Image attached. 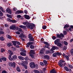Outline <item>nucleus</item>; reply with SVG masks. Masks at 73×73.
Listing matches in <instances>:
<instances>
[{
	"label": "nucleus",
	"instance_id": "21",
	"mask_svg": "<svg viewBox=\"0 0 73 73\" xmlns=\"http://www.w3.org/2000/svg\"><path fill=\"white\" fill-rule=\"evenodd\" d=\"M64 70H66V71H67V72H68V71L69 70V68L67 66H64Z\"/></svg>",
	"mask_w": 73,
	"mask_h": 73
},
{
	"label": "nucleus",
	"instance_id": "55",
	"mask_svg": "<svg viewBox=\"0 0 73 73\" xmlns=\"http://www.w3.org/2000/svg\"><path fill=\"white\" fill-rule=\"evenodd\" d=\"M15 33L17 35H20V32L19 31L15 32Z\"/></svg>",
	"mask_w": 73,
	"mask_h": 73
},
{
	"label": "nucleus",
	"instance_id": "46",
	"mask_svg": "<svg viewBox=\"0 0 73 73\" xmlns=\"http://www.w3.org/2000/svg\"><path fill=\"white\" fill-rule=\"evenodd\" d=\"M30 48L31 49H34L35 48V47L33 45H31L30 46Z\"/></svg>",
	"mask_w": 73,
	"mask_h": 73
},
{
	"label": "nucleus",
	"instance_id": "49",
	"mask_svg": "<svg viewBox=\"0 0 73 73\" xmlns=\"http://www.w3.org/2000/svg\"><path fill=\"white\" fill-rule=\"evenodd\" d=\"M1 53H3V52H5V50L3 48H1Z\"/></svg>",
	"mask_w": 73,
	"mask_h": 73
},
{
	"label": "nucleus",
	"instance_id": "40",
	"mask_svg": "<svg viewBox=\"0 0 73 73\" xmlns=\"http://www.w3.org/2000/svg\"><path fill=\"white\" fill-rule=\"evenodd\" d=\"M43 62L44 63V65H46V64H47V63H48L47 62V61H46V60H43Z\"/></svg>",
	"mask_w": 73,
	"mask_h": 73
},
{
	"label": "nucleus",
	"instance_id": "62",
	"mask_svg": "<svg viewBox=\"0 0 73 73\" xmlns=\"http://www.w3.org/2000/svg\"><path fill=\"white\" fill-rule=\"evenodd\" d=\"M17 18H21V16L20 15H18L17 16Z\"/></svg>",
	"mask_w": 73,
	"mask_h": 73
},
{
	"label": "nucleus",
	"instance_id": "18",
	"mask_svg": "<svg viewBox=\"0 0 73 73\" xmlns=\"http://www.w3.org/2000/svg\"><path fill=\"white\" fill-rule=\"evenodd\" d=\"M66 31H67V32H69V31H70V32L72 31V28H70V27H69L68 29L66 28Z\"/></svg>",
	"mask_w": 73,
	"mask_h": 73
},
{
	"label": "nucleus",
	"instance_id": "58",
	"mask_svg": "<svg viewBox=\"0 0 73 73\" xmlns=\"http://www.w3.org/2000/svg\"><path fill=\"white\" fill-rule=\"evenodd\" d=\"M24 13H25V14H28V11H27V10H25L24 11Z\"/></svg>",
	"mask_w": 73,
	"mask_h": 73
},
{
	"label": "nucleus",
	"instance_id": "33",
	"mask_svg": "<svg viewBox=\"0 0 73 73\" xmlns=\"http://www.w3.org/2000/svg\"><path fill=\"white\" fill-rule=\"evenodd\" d=\"M0 40L1 41H4V40H5V38H4L3 36L0 37Z\"/></svg>",
	"mask_w": 73,
	"mask_h": 73
},
{
	"label": "nucleus",
	"instance_id": "45",
	"mask_svg": "<svg viewBox=\"0 0 73 73\" xmlns=\"http://www.w3.org/2000/svg\"><path fill=\"white\" fill-rule=\"evenodd\" d=\"M45 53L46 54H49V50H46L45 52Z\"/></svg>",
	"mask_w": 73,
	"mask_h": 73
},
{
	"label": "nucleus",
	"instance_id": "52",
	"mask_svg": "<svg viewBox=\"0 0 73 73\" xmlns=\"http://www.w3.org/2000/svg\"><path fill=\"white\" fill-rule=\"evenodd\" d=\"M44 48H47V49H50V48L49 47V46H46V45H45L44 46Z\"/></svg>",
	"mask_w": 73,
	"mask_h": 73
},
{
	"label": "nucleus",
	"instance_id": "25",
	"mask_svg": "<svg viewBox=\"0 0 73 73\" xmlns=\"http://www.w3.org/2000/svg\"><path fill=\"white\" fill-rule=\"evenodd\" d=\"M20 54L22 56H26V53H24L23 52H20Z\"/></svg>",
	"mask_w": 73,
	"mask_h": 73
},
{
	"label": "nucleus",
	"instance_id": "57",
	"mask_svg": "<svg viewBox=\"0 0 73 73\" xmlns=\"http://www.w3.org/2000/svg\"><path fill=\"white\" fill-rule=\"evenodd\" d=\"M0 34L4 35V32L3 31H0Z\"/></svg>",
	"mask_w": 73,
	"mask_h": 73
},
{
	"label": "nucleus",
	"instance_id": "20",
	"mask_svg": "<svg viewBox=\"0 0 73 73\" xmlns=\"http://www.w3.org/2000/svg\"><path fill=\"white\" fill-rule=\"evenodd\" d=\"M30 23L28 21L25 22L23 23V24L24 25H29V24Z\"/></svg>",
	"mask_w": 73,
	"mask_h": 73
},
{
	"label": "nucleus",
	"instance_id": "39",
	"mask_svg": "<svg viewBox=\"0 0 73 73\" xmlns=\"http://www.w3.org/2000/svg\"><path fill=\"white\" fill-rule=\"evenodd\" d=\"M28 37L29 38H31V37H32V34H31L30 33L28 35Z\"/></svg>",
	"mask_w": 73,
	"mask_h": 73
},
{
	"label": "nucleus",
	"instance_id": "14",
	"mask_svg": "<svg viewBox=\"0 0 73 73\" xmlns=\"http://www.w3.org/2000/svg\"><path fill=\"white\" fill-rule=\"evenodd\" d=\"M59 42H60V39H56L54 42V43L55 45H57V44Z\"/></svg>",
	"mask_w": 73,
	"mask_h": 73
},
{
	"label": "nucleus",
	"instance_id": "24",
	"mask_svg": "<svg viewBox=\"0 0 73 73\" xmlns=\"http://www.w3.org/2000/svg\"><path fill=\"white\" fill-rule=\"evenodd\" d=\"M30 54H35V50H31L30 51Z\"/></svg>",
	"mask_w": 73,
	"mask_h": 73
},
{
	"label": "nucleus",
	"instance_id": "54",
	"mask_svg": "<svg viewBox=\"0 0 73 73\" xmlns=\"http://www.w3.org/2000/svg\"><path fill=\"white\" fill-rule=\"evenodd\" d=\"M16 44H17L19 45H21V43H20V42L19 41H16Z\"/></svg>",
	"mask_w": 73,
	"mask_h": 73
},
{
	"label": "nucleus",
	"instance_id": "23",
	"mask_svg": "<svg viewBox=\"0 0 73 73\" xmlns=\"http://www.w3.org/2000/svg\"><path fill=\"white\" fill-rule=\"evenodd\" d=\"M0 9L3 12H5V10H4V9H3L2 7H0Z\"/></svg>",
	"mask_w": 73,
	"mask_h": 73
},
{
	"label": "nucleus",
	"instance_id": "2",
	"mask_svg": "<svg viewBox=\"0 0 73 73\" xmlns=\"http://www.w3.org/2000/svg\"><path fill=\"white\" fill-rule=\"evenodd\" d=\"M65 61L62 60V59L60 60L58 62V65L61 67V68H62V66L63 65V62H65Z\"/></svg>",
	"mask_w": 73,
	"mask_h": 73
},
{
	"label": "nucleus",
	"instance_id": "10",
	"mask_svg": "<svg viewBox=\"0 0 73 73\" xmlns=\"http://www.w3.org/2000/svg\"><path fill=\"white\" fill-rule=\"evenodd\" d=\"M44 58L45 59H47L49 60L50 59V58H49V56L48 55H46L44 56Z\"/></svg>",
	"mask_w": 73,
	"mask_h": 73
},
{
	"label": "nucleus",
	"instance_id": "48",
	"mask_svg": "<svg viewBox=\"0 0 73 73\" xmlns=\"http://www.w3.org/2000/svg\"><path fill=\"white\" fill-rule=\"evenodd\" d=\"M40 65H41L42 66H44V65H45L44 64L43 62H40Z\"/></svg>",
	"mask_w": 73,
	"mask_h": 73
},
{
	"label": "nucleus",
	"instance_id": "8",
	"mask_svg": "<svg viewBox=\"0 0 73 73\" xmlns=\"http://www.w3.org/2000/svg\"><path fill=\"white\" fill-rule=\"evenodd\" d=\"M10 29H12V30H15L16 28V26L15 25L11 26L10 27Z\"/></svg>",
	"mask_w": 73,
	"mask_h": 73
},
{
	"label": "nucleus",
	"instance_id": "35",
	"mask_svg": "<svg viewBox=\"0 0 73 73\" xmlns=\"http://www.w3.org/2000/svg\"><path fill=\"white\" fill-rule=\"evenodd\" d=\"M6 15L7 16V17H9V18H11V19H12V17L11 16V15L7 14Z\"/></svg>",
	"mask_w": 73,
	"mask_h": 73
},
{
	"label": "nucleus",
	"instance_id": "38",
	"mask_svg": "<svg viewBox=\"0 0 73 73\" xmlns=\"http://www.w3.org/2000/svg\"><path fill=\"white\" fill-rule=\"evenodd\" d=\"M67 49V46H64L63 48V50H66Z\"/></svg>",
	"mask_w": 73,
	"mask_h": 73
},
{
	"label": "nucleus",
	"instance_id": "50",
	"mask_svg": "<svg viewBox=\"0 0 73 73\" xmlns=\"http://www.w3.org/2000/svg\"><path fill=\"white\" fill-rule=\"evenodd\" d=\"M30 56H31V57L32 58H34V54H30Z\"/></svg>",
	"mask_w": 73,
	"mask_h": 73
},
{
	"label": "nucleus",
	"instance_id": "61",
	"mask_svg": "<svg viewBox=\"0 0 73 73\" xmlns=\"http://www.w3.org/2000/svg\"><path fill=\"white\" fill-rule=\"evenodd\" d=\"M52 38L53 39V40H55V39H56V37L54 36H52Z\"/></svg>",
	"mask_w": 73,
	"mask_h": 73
},
{
	"label": "nucleus",
	"instance_id": "19",
	"mask_svg": "<svg viewBox=\"0 0 73 73\" xmlns=\"http://www.w3.org/2000/svg\"><path fill=\"white\" fill-rule=\"evenodd\" d=\"M50 73H56V70H54V69H53L52 70H51L50 71Z\"/></svg>",
	"mask_w": 73,
	"mask_h": 73
},
{
	"label": "nucleus",
	"instance_id": "26",
	"mask_svg": "<svg viewBox=\"0 0 73 73\" xmlns=\"http://www.w3.org/2000/svg\"><path fill=\"white\" fill-rule=\"evenodd\" d=\"M33 71L35 73H40V71L37 70H34Z\"/></svg>",
	"mask_w": 73,
	"mask_h": 73
},
{
	"label": "nucleus",
	"instance_id": "6",
	"mask_svg": "<svg viewBox=\"0 0 73 73\" xmlns=\"http://www.w3.org/2000/svg\"><path fill=\"white\" fill-rule=\"evenodd\" d=\"M7 20L10 22H11L12 23H17V21L15 20L11 19L9 18H7Z\"/></svg>",
	"mask_w": 73,
	"mask_h": 73
},
{
	"label": "nucleus",
	"instance_id": "15",
	"mask_svg": "<svg viewBox=\"0 0 73 73\" xmlns=\"http://www.w3.org/2000/svg\"><path fill=\"white\" fill-rule=\"evenodd\" d=\"M25 18L26 19H27V20H29L30 19V17L29 15H24Z\"/></svg>",
	"mask_w": 73,
	"mask_h": 73
},
{
	"label": "nucleus",
	"instance_id": "59",
	"mask_svg": "<svg viewBox=\"0 0 73 73\" xmlns=\"http://www.w3.org/2000/svg\"><path fill=\"white\" fill-rule=\"evenodd\" d=\"M19 13H24V11H21V10H19Z\"/></svg>",
	"mask_w": 73,
	"mask_h": 73
},
{
	"label": "nucleus",
	"instance_id": "29",
	"mask_svg": "<svg viewBox=\"0 0 73 73\" xmlns=\"http://www.w3.org/2000/svg\"><path fill=\"white\" fill-rule=\"evenodd\" d=\"M69 25L68 24H66L64 25V28L65 29V28H69Z\"/></svg>",
	"mask_w": 73,
	"mask_h": 73
},
{
	"label": "nucleus",
	"instance_id": "12",
	"mask_svg": "<svg viewBox=\"0 0 73 73\" xmlns=\"http://www.w3.org/2000/svg\"><path fill=\"white\" fill-rule=\"evenodd\" d=\"M6 11L9 14H10L11 15V13H12V11L9 8H7L6 9Z\"/></svg>",
	"mask_w": 73,
	"mask_h": 73
},
{
	"label": "nucleus",
	"instance_id": "42",
	"mask_svg": "<svg viewBox=\"0 0 73 73\" xmlns=\"http://www.w3.org/2000/svg\"><path fill=\"white\" fill-rule=\"evenodd\" d=\"M68 67H69L71 69H73V66L70 64H68Z\"/></svg>",
	"mask_w": 73,
	"mask_h": 73
},
{
	"label": "nucleus",
	"instance_id": "36",
	"mask_svg": "<svg viewBox=\"0 0 73 73\" xmlns=\"http://www.w3.org/2000/svg\"><path fill=\"white\" fill-rule=\"evenodd\" d=\"M2 60L3 61H7V58L5 57H3L2 58Z\"/></svg>",
	"mask_w": 73,
	"mask_h": 73
},
{
	"label": "nucleus",
	"instance_id": "30",
	"mask_svg": "<svg viewBox=\"0 0 73 73\" xmlns=\"http://www.w3.org/2000/svg\"><path fill=\"white\" fill-rule=\"evenodd\" d=\"M57 53H54L52 54L53 57H57Z\"/></svg>",
	"mask_w": 73,
	"mask_h": 73
},
{
	"label": "nucleus",
	"instance_id": "47",
	"mask_svg": "<svg viewBox=\"0 0 73 73\" xmlns=\"http://www.w3.org/2000/svg\"><path fill=\"white\" fill-rule=\"evenodd\" d=\"M65 57H66V59L67 60H69V56H68V55H66V56Z\"/></svg>",
	"mask_w": 73,
	"mask_h": 73
},
{
	"label": "nucleus",
	"instance_id": "13",
	"mask_svg": "<svg viewBox=\"0 0 73 73\" xmlns=\"http://www.w3.org/2000/svg\"><path fill=\"white\" fill-rule=\"evenodd\" d=\"M32 44H33V42H28L27 44L26 47L27 48H29L30 46V45H32Z\"/></svg>",
	"mask_w": 73,
	"mask_h": 73
},
{
	"label": "nucleus",
	"instance_id": "17",
	"mask_svg": "<svg viewBox=\"0 0 73 73\" xmlns=\"http://www.w3.org/2000/svg\"><path fill=\"white\" fill-rule=\"evenodd\" d=\"M8 52L9 53V54L10 55H13V52L11 50H8Z\"/></svg>",
	"mask_w": 73,
	"mask_h": 73
},
{
	"label": "nucleus",
	"instance_id": "11",
	"mask_svg": "<svg viewBox=\"0 0 73 73\" xmlns=\"http://www.w3.org/2000/svg\"><path fill=\"white\" fill-rule=\"evenodd\" d=\"M45 48H43L40 50V54H44V51H45Z\"/></svg>",
	"mask_w": 73,
	"mask_h": 73
},
{
	"label": "nucleus",
	"instance_id": "64",
	"mask_svg": "<svg viewBox=\"0 0 73 73\" xmlns=\"http://www.w3.org/2000/svg\"><path fill=\"white\" fill-rule=\"evenodd\" d=\"M2 73H7V71L5 70H3L2 71Z\"/></svg>",
	"mask_w": 73,
	"mask_h": 73
},
{
	"label": "nucleus",
	"instance_id": "51",
	"mask_svg": "<svg viewBox=\"0 0 73 73\" xmlns=\"http://www.w3.org/2000/svg\"><path fill=\"white\" fill-rule=\"evenodd\" d=\"M7 37L8 38H9V39H11L12 38V37H11V36L8 35H7Z\"/></svg>",
	"mask_w": 73,
	"mask_h": 73
},
{
	"label": "nucleus",
	"instance_id": "32",
	"mask_svg": "<svg viewBox=\"0 0 73 73\" xmlns=\"http://www.w3.org/2000/svg\"><path fill=\"white\" fill-rule=\"evenodd\" d=\"M11 56L12 55H9V60H10L11 61H12V60H11L12 58Z\"/></svg>",
	"mask_w": 73,
	"mask_h": 73
},
{
	"label": "nucleus",
	"instance_id": "41",
	"mask_svg": "<svg viewBox=\"0 0 73 73\" xmlns=\"http://www.w3.org/2000/svg\"><path fill=\"white\" fill-rule=\"evenodd\" d=\"M47 27L46 25H44L42 27V28L43 29H46V28Z\"/></svg>",
	"mask_w": 73,
	"mask_h": 73
},
{
	"label": "nucleus",
	"instance_id": "34",
	"mask_svg": "<svg viewBox=\"0 0 73 73\" xmlns=\"http://www.w3.org/2000/svg\"><path fill=\"white\" fill-rule=\"evenodd\" d=\"M55 49H56V46H53L52 47V48L50 50V51H52L53 50H55Z\"/></svg>",
	"mask_w": 73,
	"mask_h": 73
},
{
	"label": "nucleus",
	"instance_id": "4",
	"mask_svg": "<svg viewBox=\"0 0 73 73\" xmlns=\"http://www.w3.org/2000/svg\"><path fill=\"white\" fill-rule=\"evenodd\" d=\"M15 64V62H13V63L12 62H9L8 64V65L10 66H11L12 67L13 66V68H15L16 67V64Z\"/></svg>",
	"mask_w": 73,
	"mask_h": 73
},
{
	"label": "nucleus",
	"instance_id": "44",
	"mask_svg": "<svg viewBox=\"0 0 73 73\" xmlns=\"http://www.w3.org/2000/svg\"><path fill=\"white\" fill-rule=\"evenodd\" d=\"M56 36L58 38H61V36L59 34H56Z\"/></svg>",
	"mask_w": 73,
	"mask_h": 73
},
{
	"label": "nucleus",
	"instance_id": "1",
	"mask_svg": "<svg viewBox=\"0 0 73 73\" xmlns=\"http://www.w3.org/2000/svg\"><path fill=\"white\" fill-rule=\"evenodd\" d=\"M25 59L26 61L21 63V65L24 66L25 69H27L28 68L27 64H28V60H29V58H28V56H26L25 58Z\"/></svg>",
	"mask_w": 73,
	"mask_h": 73
},
{
	"label": "nucleus",
	"instance_id": "3",
	"mask_svg": "<svg viewBox=\"0 0 73 73\" xmlns=\"http://www.w3.org/2000/svg\"><path fill=\"white\" fill-rule=\"evenodd\" d=\"M35 27V24L33 23H29L28 25V27L29 28H30L31 29H34V27Z\"/></svg>",
	"mask_w": 73,
	"mask_h": 73
},
{
	"label": "nucleus",
	"instance_id": "28",
	"mask_svg": "<svg viewBox=\"0 0 73 73\" xmlns=\"http://www.w3.org/2000/svg\"><path fill=\"white\" fill-rule=\"evenodd\" d=\"M12 42L14 46H16V41H12Z\"/></svg>",
	"mask_w": 73,
	"mask_h": 73
},
{
	"label": "nucleus",
	"instance_id": "37",
	"mask_svg": "<svg viewBox=\"0 0 73 73\" xmlns=\"http://www.w3.org/2000/svg\"><path fill=\"white\" fill-rule=\"evenodd\" d=\"M57 46H59V47H61L62 46V44L61 43H59L57 44Z\"/></svg>",
	"mask_w": 73,
	"mask_h": 73
},
{
	"label": "nucleus",
	"instance_id": "56",
	"mask_svg": "<svg viewBox=\"0 0 73 73\" xmlns=\"http://www.w3.org/2000/svg\"><path fill=\"white\" fill-rule=\"evenodd\" d=\"M11 48H12V49L13 50V51H15V50H16V48L15 47L13 48V47H12Z\"/></svg>",
	"mask_w": 73,
	"mask_h": 73
},
{
	"label": "nucleus",
	"instance_id": "22",
	"mask_svg": "<svg viewBox=\"0 0 73 73\" xmlns=\"http://www.w3.org/2000/svg\"><path fill=\"white\" fill-rule=\"evenodd\" d=\"M29 39V41H35L34 38L32 37Z\"/></svg>",
	"mask_w": 73,
	"mask_h": 73
},
{
	"label": "nucleus",
	"instance_id": "43",
	"mask_svg": "<svg viewBox=\"0 0 73 73\" xmlns=\"http://www.w3.org/2000/svg\"><path fill=\"white\" fill-rule=\"evenodd\" d=\"M56 54L58 56H61L62 55L61 53L59 52H56Z\"/></svg>",
	"mask_w": 73,
	"mask_h": 73
},
{
	"label": "nucleus",
	"instance_id": "16",
	"mask_svg": "<svg viewBox=\"0 0 73 73\" xmlns=\"http://www.w3.org/2000/svg\"><path fill=\"white\" fill-rule=\"evenodd\" d=\"M19 59L21 60H24L25 59V58L23 56H19L18 57Z\"/></svg>",
	"mask_w": 73,
	"mask_h": 73
},
{
	"label": "nucleus",
	"instance_id": "63",
	"mask_svg": "<svg viewBox=\"0 0 73 73\" xmlns=\"http://www.w3.org/2000/svg\"><path fill=\"white\" fill-rule=\"evenodd\" d=\"M70 52L71 54H73V49H71Z\"/></svg>",
	"mask_w": 73,
	"mask_h": 73
},
{
	"label": "nucleus",
	"instance_id": "5",
	"mask_svg": "<svg viewBox=\"0 0 73 73\" xmlns=\"http://www.w3.org/2000/svg\"><path fill=\"white\" fill-rule=\"evenodd\" d=\"M30 67L32 69H34L35 68V63L33 62H31L30 63Z\"/></svg>",
	"mask_w": 73,
	"mask_h": 73
},
{
	"label": "nucleus",
	"instance_id": "9",
	"mask_svg": "<svg viewBox=\"0 0 73 73\" xmlns=\"http://www.w3.org/2000/svg\"><path fill=\"white\" fill-rule=\"evenodd\" d=\"M17 56L16 55H14L12 57V58L11 59V60L13 61H14L15 60H16L17 59Z\"/></svg>",
	"mask_w": 73,
	"mask_h": 73
},
{
	"label": "nucleus",
	"instance_id": "7",
	"mask_svg": "<svg viewBox=\"0 0 73 73\" xmlns=\"http://www.w3.org/2000/svg\"><path fill=\"white\" fill-rule=\"evenodd\" d=\"M19 36L20 38H26V36L24 34L22 33L21 34H20V35H19Z\"/></svg>",
	"mask_w": 73,
	"mask_h": 73
},
{
	"label": "nucleus",
	"instance_id": "27",
	"mask_svg": "<svg viewBox=\"0 0 73 73\" xmlns=\"http://www.w3.org/2000/svg\"><path fill=\"white\" fill-rule=\"evenodd\" d=\"M7 45L9 47H10L11 46H12V43H9L7 44Z\"/></svg>",
	"mask_w": 73,
	"mask_h": 73
},
{
	"label": "nucleus",
	"instance_id": "60",
	"mask_svg": "<svg viewBox=\"0 0 73 73\" xmlns=\"http://www.w3.org/2000/svg\"><path fill=\"white\" fill-rule=\"evenodd\" d=\"M3 15V14L2 13V12L0 10V16H2Z\"/></svg>",
	"mask_w": 73,
	"mask_h": 73
},
{
	"label": "nucleus",
	"instance_id": "53",
	"mask_svg": "<svg viewBox=\"0 0 73 73\" xmlns=\"http://www.w3.org/2000/svg\"><path fill=\"white\" fill-rule=\"evenodd\" d=\"M65 45H68V42L66 41H64V42Z\"/></svg>",
	"mask_w": 73,
	"mask_h": 73
},
{
	"label": "nucleus",
	"instance_id": "31",
	"mask_svg": "<svg viewBox=\"0 0 73 73\" xmlns=\"http://www.w3.org/2000/svg\"><path fill=\"white\" fill-rule=\"evenodd\" d=\"M16 69L17 72H20L21 71V70H20V68H19V66L17 67Z\"/></svg>",
	"mask_w": 73,
	"mask_h": 73
}]
</instances>
